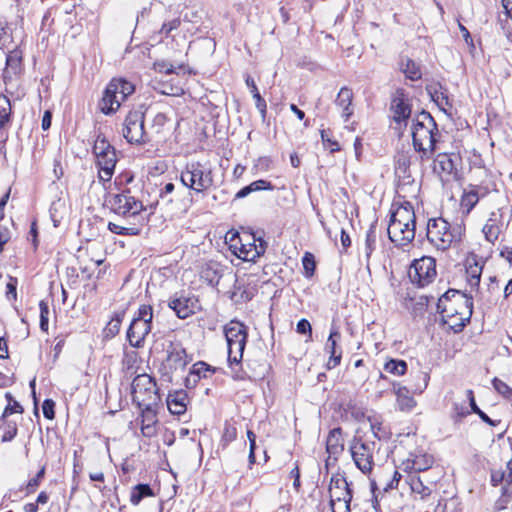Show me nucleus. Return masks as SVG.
<instances>
[{"label": "nucleus", "mask_w": 512, "mask_h": 512, "mask_svg": "<svg viewBox=\"0 0 512 512\" xmlns=\"http://www.w3.org/2000/svg\"><path fill=\"white\" fill-rule=\"evenodd\" d=\"M105 205L120 218L132 220L129 225L109 222L107 228L111 233L125 236H137L141 233L145 223V218L142 214L145 211V207L141 201L130 194L129 190L107 195Z\"/></svg>", "instance_id": "1"}, {"label": "nucleus", "mask_w": 512, "mask_h": 512, "mask_svg": "<svg viewBox=\"0 0 512 512\" xmlns=\"http://www.w3.org/2000/svg\"><path fill=\"white\" fill-rule=\"evenodd\" d=\"M437 124L430 113L422 111L412 121L411 135L414 149L421 159H429L436 149Z\"/></svg>", "instance_id": "2"}, {"label": "nucleus", "mask_w": 512, "mask_h": 512, "mask_svg": "<svg viewBox=\"0 0 512 512\" xmlns=\"http://www.w3.org/2000/svg\"><path fill=\"white\" fill-rule=\"evenodd\" d=\"M472 309V298L457 290H448L437 302V312L442 315L443 319L452 318L458 314L462 315L460 322L452 325L456 332L461 331L470 320Z\"/></svg>", "instance_id": "3"}, {"label": "nucleus", "mask_w": 512, "mask_h": 512, "mask_svg": "<svg viewBox=\"0 0 512 512\" xmlns=\"http://www.w3.org/2000/svg\"><path fill=\"white\" fill-rule=\"evenodd\" d=\"M131 395L133 403L148 413L161 401L155 379L146 373L139 374L133 379Z\"/></svg>", "instance_id": "4"}, {"label": "nucleus", "mask_w": 512, "mask_h": 512, "mask_svg": "<svg viewBox=\"0 0 512 512\" xmlns=\"http://www.w3.org/2000/svg\"><path fill=\"white\" fill-rule=\"evenodd\" d=\"M180 181L184 187L196 193H204L214 184L211 168L199 161H191L185 165L180 174Z\"/></svg>", "instance_id": "5"}, {"label": "nucleus", "mask_w": 512, "mask_h": 512, "mask_svg": "<svg viewBox=\"0 0 512 512\" xmlns=\"http://www.w3.org/2000/svg\"><path fill=\"white\" fill-rule=\"evenodd\" d=\"M152 320L153 308L150 305H141L126 332V339L131 347H144L145 339L152 330Z\"/></svg>", "instance_id": "6"}, {"label": "nucleus", "mask_w": 512, "mask_h": 512, "mask_svg": "<svg viewBox=\"0 0 512 512\" xmlns=\"http://www.w3.org/2000/svg\"><path fill=\"white\" fill-rule=\"evenodd\" d=\"M134 90V85L131 82L125 79H112L104 90L99 103L100 110L106 115L115 113Z\"/></svg>", "instance_id": "7"}, {"label": "nucleus", "mask_w": 512, "mask_h": 512, "mask_svg": "<svg viewBox=\"0 0 512 512\" xmlns=\"http://www.w3.org/2000/svg\"><path fill=\"white\" fill-rule=\"evenodd\" d=\"M224 334L228 346V362L239 365L247 343V327L236 320H231L224 326Z\"/></svg>", "instance_id": "8"}, {"label": "nucleus", "mask_w": 512, "mask_h": 512, "mask_svg": "<svg viewBox=\"0 0 512 512\" xmlns=\"http://www.w3.org/2000/svg\"><path fill=\"white\" fill-rule=\"evenodd\" d=\"M428 241L438 250H447L453 242L457 241L460 234L456 228L442 217L428 220L426 227Z\"/></svg>", "instance_id": "9"}, {"label": "nucleus", "mask_w": 512, "mask_h": 512, "mask_svg": "<svg viewBox=\"0 0 512 512\" xmlns=\"http://www.w3.org/2000/svg\"><path fill=\"white\" fill-rule=\"evenodd\" d=\"M376 450V442L360 435L359 432L353 437L350 445V452L357 468L362 473L368 474L374 466V452Z\"/></svg>", "instance_id": "10"}, {"label": "nucleus", "mask_w": 512, "mask_h": 512, "mask_svg": "<svg viewBox=\"0 0 512 512\" xmlns=\"http://www.w3.org/2000/svg\"><path fill=\"white\" fill-rule=\"evenodd\" d=\"M139 109L132 110L126 116L123 128L124 138L132 144H140L149 141L148 132L144 128L145 113Z\"/></svg>", "instance_id": "11"}, {"label": "nucleus", "mask_w": 512, "mask_h": 512, "mask_svg": "<svg viewBox=\"0 0 512 512\" xmlns=\"http://www.w3.org/2000/svg\"><path fill=\"white\" fill-rule=\"evenodd\" d=\"M436 277V262L432 257L424 256L414 260L409 269V278L413 284L425 287Z\"/></svg>", "instance_id": "12"}, {"label": "nucleus", "mask_w": 512, "mask_h": 512, "mask_svg": "<svg viewBox=\"0 0 512 512\" xmlns=\"http://www.w3.org/2000/svg\"><path fill=\"white\" fill-rule=\"evenodd\" d=\"M168 306L180 319H186L200 309L198 299L194 295L185 292L175 293L170 298Z\"/></svg>", "instance_id": "13"}, {"label": "nucleus", "mask_w": 512, "mask_h": 512, "mask_svg": "<svg viewBox=\"0 0 512 512\" xmlns=\"http://www.w3.org/2000/svg\"><path fill=\"white\" fill-rule=\"evenodd\" d=\"M433 457L427 453L415 452L410 453L408 458L403 460L399 468L408 473V475H416L425 472L433 465Z\"/></svg>", "instance_id": "14"}, {"label": "nucleus", "mask_w": 512, "mask_h": 512, "mask_svg": "<svg viewBox=\"0 0 512 512\" xmlns=\"http://www.w3.org/2000/svg\"><path fill=\"white\" fill-rule=\"evenodd\" d=\"M415 225L389 223L387 233L390 241L401 247L410 244L415 238Z\"/></svg>", "instance_id": "15"}, {"label": "nucleus", "mask_w": 512, "mask_h": 512, "mask_svg": "<svg viewBox=\"0 0 512 512\" xmlns=\"http://www.w3.org/2000/svg\"><path fill=\"white\" fill-rule=\"evenodd\" d=\"M417 377L422 380V386H415L411 387L410 389L399 386L397 389H395L397 401L401 410H412L416 405L415 400L411 396H409L410 391H412L413 393H421L428 385V374L419 372Z\"/></svg>", "instance_id": "16"}, {"label": "nucleus", "mask_w": 512, "mask_h": 512, "mask_svg": "<svg viewBox=\"0 0 512 512\" xmlns=\"http://www.w3.org/2000/svg\"><path fill=\"white\" fill-rule=\"evenodd\" d=\"M116 163L117 158L115 150L108 151V153L96 158L98 177L100 181L108 182L111 180L114 174Z\"/></svg>", "instance_id": "17"}, {"label": "nucleus", "mask_w": 512, "mask_h": 512, "mask_svg": "<svg viewBox=\"0 0 512 512\" xmlns=\"http://www.w3.org/2000/svg\"><path fill=\"white\" fill-rule=\"evenodd\" d=\"M406 483L410 486L412 492L421 495L422 498L431 495L433 486L436 484V479L427 476L408 475Z\"/></svg>", "instance_id": "18"}, {"label": "nucleus", "mask_w": 512, "mask_h": 512, "mask_svg": "<svg viewBox=\"0 0 512 512\" xmlns=\"http://www.w3.org/2000/svg\"><path fill=\"white\" fill-rule=\"evenodd\" d=\"M167 364L171 370H183L191 361L186 350L180 344H171L166 358Z\"/></svg>", "instance_id": "19"}, {"label": "nucleus", "mask_w": 512, "mask_h": 512, "mask_svg": "<svg viewBox=\"0 0 512 512\" xmlns=\"http://www.w3.org/2000/svg\"><path fill=\"white\" fill-rule=\"evenodd\" d=\"M391 109L394 113L393 119L398 123L405 121L410 117L411 107L407 103L403 90H397L391 102Z\"/></svg>", "instance_id": "20"}, {"label": "nucleus", "mask_w": 512, "mask_h": 512, "mask_svg": "<svg viewBox=\"0 0 512 512\" xmlns=\"http://www.w3.org/2000/svg\"><path fill=\"white\" fill-rule=\"evenodd\" d=\"M341 334L339 330L332 326L329 337L327 339L325 345V351L330 354L329 360L327 362V368L332 369L340 364L341 361V351L337 350V342L340 339Z\"/></svg>", "instance_id": "21"}, {"label": "nucleus", "mask_w": 512, "mask_h": 512, "mask_svg": "<svg viewBox=\"0 0 512 512\" xmlns=\"http://www.w3.org/2000/svg\"><path fill=\"white\" fill-rule=\"evenodd\" d=\"M330 498H334L338 495L339 498L345 496L346 499H352V491L349 488V484L343 475H333L329 484Z\"/></svg>", "instance_id": "22"}, {"label": "nucleus", "mask_w": 512, "mask_h": 512, "mask_svg": "<svg viewBox=\"0 0 512 512\" xmlns=\"http://www.w3.org/2000/svg\"><path fill=\"white\" fill-rule=\"evenodd\" d=\"M389 223L416 224V216L412 204L404 202L392 213Z\"/></svg>", "instance_id": "23"}, {"label": "nucleus", "mask_w": 512, "mask_h": 512, "mask_svg": "<svg viewBox=\"0 0 512 512\" xmlns=\"http://www.w3.org/2000/svg\"><path fill=\"white\" fill-rule=\"evenodd\" d=\"M352 100V90L346 86L342 87L337 95L335 104L342 109V117L344 118V121H348L353 114V109L351 108Z\"/></svg>", "instance_id": "24"}, {"label": "nucleus", "mask_w": 512, "mask_h": 512, "mask_svg": "<svg viewBox=\"0 0 512 512\" xmlns=\"http://www.w3.org/2000/svg\"><path fill=\"white\" fill-rule=\"evenodd\" d=\"M486 189L480 186H472L469 190H465L461 197V206L469 213L478 203L481 197L486 194Z\"/></svg>", "instance_id": "25"}, {"label": "nucleus", "mask_w": 512, "mask_h": 512, "mask_svg": "<svg viewBox=\"0 0 512 512\" xmlns=\"http://www.w3.org/2000/svg\"><path fill=\"white\" fill-rule=\"evenodd\" d=\"M502 231V223L499 220V214L492 212L490 218L483 227V233L487 241L494 243Z\"/></svg>", "instance_id": "26"}, {"label": "nucleus", "mask_w": 512, "mask_h": 512, "mask_svg": "<svg viewBox=\"0 0 512 512\" xmlns=\"http://www.w3.org/2000/svg\"><path fill=\"white\" fill-rule=\"evenodd\" d=\"M326 450L330 455H337L344 450L342 429L340 427L329 432L326 439Z\"/></svg>", "instance_id": "27"}, {"label": "nucleus", "mask_w": 512, "mask_h": 512, "mask_svg": "<svg viewBox=\"0 0 512 512\" xmlns=\"http://www.w3.org/2000/svg\"><path fill=\"white\" fill-rule=\"evenodd\" d=\"M187 394L184 391L169 394L167 406L169 411L175 415H182L186 411Z\"/></svg>", "instance_id": "28"}, {"label": "nucleus", "mask_w": 512, "mask_h": 512, "mask_svg": "<svg viewBox=\"0 0 512 512\" xmlns=\"http://www.w3.org/2000/svg\"><path fill=\"white\" fill-rule=\"evenodd\" d=\"M125 314H126L125 310H120V311L114 312L110 321L107 323L106 327L104 328L103 332H104L105 338H108V339L114 338L120 332L121 324L123 322Z\"/></svg>", "instance_id": "29"}, {"label": "nucleus", "mask_w": 512, "mask_h": 512, "mask_svg": "<svg viewBox=\"0 0 512 512\" xmlns=\"http://www.w3.org/2000/svg\"><path fill=\"white\" fill-rule=\"evenodd\" d=\"M273 188L274 187H273L272 183L267 180H264V179L256 180V181L250 183L249 185L243 187L242 189H240L236 193L235 198L236 199L244 198L252 192H257V191H262V190H273Z\"/></svg>", "instance_id": "30"}, {"label": "nucleus", "mask_w": 512, "mask_h": 512, "mask_svg": "<svg viewBox=\"0 0 512 512\" xmlns=\"http://www.w3.org/2000/svg\"><path fill=\"white\" fill-rule=\"evenodd\" d=\"M400 69L405 76L412 81H417L422 77L420 66L409 58L401 60Z\"/></svg>", "instance_id": "31"}, {"label": "nucleus", "mask_w": 512, "mask_h": 512, "mask_svg": "<svg viewBox=\"0 0 512 512\" xmlns=\"http://www.w3.org/2000/svg\"><path fill=\"white\" fill-rule=\"evenodd\" d=\"M153 495L154 493L148 484H137L131 491L130 502L132 505L137 506L143 498Z\"/></svg>", "instance_id": "32"}, {"label": "nucleus", "mask_w": 512, "mask_h": 512, "mask_svg": "<svg viewBox=\"0 0 512 512\" xmlns=\"http://www.w3.org/2000/svg\"><path fill=\"white\" fill-rule=\"evenodd\" d=\"M434 169L450 174L454 170V163L448 154L440 153L434 160Z\"/></svg>", "instance_id": "33"}, {"label": "nucleus", "mask_w": 512, "mask_h": 512, "mask_svg": "<svg viewBox=\"0 0 512 512\" xmlns=\"http://www.w3.org/2000/svg\"><path fill=\"white\" fill-rule=\"evenodd\" d=\"M384 370L396 376H402L407 371V363L404 360L391 359L384 365Z\"/></svg>", "instance_id": "34"}, {"label": "nucleus", "mask_w": 512, "mask_h": 512, "mask_svg": "<svg viewBox=\"0 0 512 512\" xmlns=\"http://www.w3.org/2000/svg\"><path fill=\"white\" fill-rule=\"evenodd\" d=\"M207 372H214V370L205 362H197L193 365L190 377H188L186 381L189 382L190 378H193V382L196 383L201 377H207Z\"/></svg>", "instance_id": "35"}, {"label": "nucleus", "mask_w": 512, "mask_h": 512, "mask_svg": "<svg viewBox=\"0 0 512 512\" xmlns=\"http://www.w3.org/2000/svg\"><path fill=\"white\" fill-rule=\"evenodd\" d=\"M466 272L469 285L471 287H478L482 273V266L475 262L473 265L470 264L468 266Z\"/></svg>", "instance_id": "36"}, {"label": "nucleus", "mask_w": 512, "mask_h": 512, "mask_svg": "<svg viewBox=\"0 0 512 512\" xmlns=\"http://www.w3.org/2000/svg\"><path fill=\"white\" fill-rule=\"evenodd\" d=\"M236 438H237V428L233 424L226 422L224 425L221 442H220L222 448H226Z\"/></svg>", "instance_id": "37"}, {"label": "nucleus", "mask_w": 512, "mask_h": 512, "mask_svg": "<svg viewBox=\"0 0 512 512\" xmlns=\"http://www.w3.org/2000/svg\"><path fill=\"white\" fill-rule=\"evenodd\" d=\"M352 499H346L345 496L339 498L335 495L334 498H330V506L332 512H350V503Z\"/></svg>", "instance_id": "38"}, {"label": "nucleus", "mask_w": 512, "mask_h": 512, "mask_svg": "<svg viewBox=\"0 0 512 512\" xmlns=\"http://www.w3.org/2000/svg\"><path fill=\"white\" fill-rule=\"evenodd\" d=\"M115 150L112 145L105 139V137L97 136L94 146H93V153L95 154V157H99L101 155H104L108 153V151Z\"/></svg>", "instance_id": "39"}, {"label": "nucleus", "mask_w": 512, "mask_h": 512, "mask_svg": "<svg viewBox=\"0 0 512 512\" xmlns=\"http://www.w3.org/2000/svg\"><path fill=\"white\" fill-rule=\"evenodd\" d=\"M432 99L444 112H447L448 109L452 108V104L449 100L446 91L435 90L434 93L432 94Z\"/></svg>", "instance_id": "40"}, {"label": "nucleus", "mask_w": 512, "mask_h": 512, "mask_svg": "<svg viewBox=\"0 0 512 512\" xmlns=\"http://www.w3.org/2000/svg\"><path fill=\"white\" fill-rule=\"evenodd\" d=\"M376 248V233H375V226L371 225L369 230L366 233V240H365V247H364V253L367 259L370 258L372 252Z\"/></svg>", "instance_id": "41"}, {"label": "nucleus", "mask_w": 512, "mask_h": 512, "mask_svg": "<svg viewBox=\"0 0 512 512\" xmlns=\"http://www.w3.org/2000/svg\"><path fill=\"white\" fill-rule=\"evenodd\" d=\"M302 265L305 277L311 278L314 275L316 269L314 255L310 252H306L302 258Z\"/></svg>", "instance_id": "42"}, {"label": "nucleus", "mask_w": 512, "mask_h": 512, "mask_svg": "<svg viewBox=\"0 0 512 512\" xmlns=\"http://www.w3.org/2000/svg\"><path fill=\"white\" fill-rule=\"evenodd\" d=\"M11 113V104L6 96H0V127H3L8 121Z\"/></svg>", "instance_id": "43"}, {"label": "nucleus", "mask_w": 512, "mask_h": 512, "mask_svg": "<svg viewBox=\"0 0 512 512\" xmlns=\"http://www.w3.org/2000/svg\"><path fill=\"white\" fill-rule=\"evenodd\" d=\"M321 140L324 147L329 148L331 152L340 150L339 143L331 138V131L329 129L321 130Z\"/></svg>", "instance_id": "44"}, {"label": "nucleus", "mask_w": 512, "mask_h": 512, "mask_svg": "<svg viewBox=\"0 0 512 512\" xmlns=\"http://www.w3.org/2000/svg\"><path fill=\"white\" fill-rule=\"evenodd\" d=\"M22 56L21 52L18 50L11 51L6 58L7 67L11 68L14 72L20 68Z\"/></svg>", "instance_id": "45"}, {"label": "nucleus", "mask_w": 512, "mask_h": 512, "mask_svg": "<svg viewBox=\"0 0 512 512\" xmlns=\"http://www.w3.org/2000/svg\"><path fill=\"white\" fill-rule=\"evenodd\" d=\"M492 385L504 398L511 399L512 388H510L505 382L495 377L492 380Z\"/></svg>", "instance_id": "46"}, {"label": "nucleus", "mask_w": 512, "mask_h": 512, "mask_svg": "<svg viewBox=\"0 0 512 512\" xmlns=\"http://www.w3.org/2000/svg\"><path fill=\"white\" fill-rule=\"evenodd\" d=\"M45 475V467H42L38 473L30 479L26 485V492L27 494L34 493L37 489V487L40 485V482L44 478Z\"/></svg>", "instance_id": "47"}, {"label": "nucleus", "mask_w": 512, "mask_h": 512, "mask_svg": "<svg viewBox=\"0 0 512 512\" xmlns=\"http://www.w3.org/2000/svg\"><path fill=\"white\" fill-rule=\"evenodd\" d=\"M40 329L44 332L48 330V316H49V306L45 301H40Z\"/></svg>", "instance_id": "48"}, {"label": "nucleus", "mask_w": 512, "mask_h": 512, "mask_svg": "<svg viewBox=\"0 0 512 512\" xmlns=\"http://www.w3.org/2000/svg\"><path fill=\"white\" fill-rule=\"evenodd\" d=\"M166 121H167V118L164 113H157L153 117L152 124L150 126V130L155 134H160Z\"/></svg>", "instance_id": "49"}, {"label": "nucleus", "mask_w": 512, "mask_h": 512, "mask_svg": "<svg viewBox=\"0 0 512 512\" xmlns=\"http://www.w3.org/2000/svg\"><path fill=\"white\" fill-rule=\"evenodd\" d=\"M239 252L236 253L238 258L243 259L244 261H255L256 259H250L251 252L254 253V241L252 243H241V246L238 248Z\"/></svg>", "instance_id": "50"}, {"label": "nucleus", "mask_w": 512, "mask_h": 512, "mask_svg": "<svg viewBox=\"0 0 512 512\" xmlns=\"http://www.w3.org/2000/svg\"><path fill=\"white\" fill-rule=\"evenodd\" d=\"M252 238L254 240V253H250V259H257L265 253L267 243L262 238L256 239L255 236Z\"/></svg>", "instance_id": "51"}, {"label": "nucleus", "mask_w": 512, "mask_h": 512, "mask_svg": "<svg viewBox=\"0 0 512 512\" xmlns=\"http://www.w3.org/2000/svg\"><path fill=\"white\" fill-rule=\"evenodd\" d=\"M55 403L52 399H45L42 405V411L45 418L52 420L55 417Z\"/></svg>", "instance_id": "52"}, {"label": "nucleus", "mask_w": 512, "mask_h": 512, "mask_svg": "<svg viewBox=\"0 0 512 512\" xmlns=\"http://www.w3.org/2000/svg\"><path fill=\"white\" fill-rule=\"evenodd\" d=\"M17 431L16 423H8L2 436V442H9L13 440L17 435Z\"/></svg>", "instance_id": "53"}, {"label": "nucleus", "mask_w": 512, "mask_h": 512, "mask_svg": "<svg viewBox=\"0 0 512 512\" xmlns=\"http://www.w3.org/2000/svg\"><path fill=\"white\" fill-rule=\"evenodd\" d=\"M180 24V18H175L167 23H164L160 29V33L165 34V36H168L171 31L178 29Z\"/></svg>", "instance_id": "54"}, {"label": "nucleus", "mask_w": 512, "mask_h": 512, "mask_svg": "<svg viewBox=\"0 0 512 512\" xmlns=\"http://www.w3.org/2000/svg\"><path fill=\"white\" fill-rule=\"evenodd\" d=\"M296 331L299 334H308L309 339L312 338V327L310 322L307 319H301L298 321L296 326Z\"/></svg>", "instance_id": "55"}, {"label": "nucleus", "mask_w": 512, "mask_h": 512, "mask_svg": "<svg viewBox=\"0 0 512 512\" xmlns=\"http://www.w3.org/2000/svg\"><path fill=\"white\" fill-rule=\"evenodd\" d=\"M246 85L250 88V92L253 98L255 99L256 103H259L260 101H265L260 95L254 80L250 76L246 78Z\"/></svg>", "instance_id": "56"}, {"label": "nucleus", "mask_w": 512, "mask_h": 512, "mask_svg": "<svg viewBox=\"0 0 512 512\" xmlns=\"http://www.w3.org/2000/svg\"><path fill=\"white\" fill-rule=\"evenodd\" d=\"M175 190V185L173 183H167L165 186L160 190L159 196L162 199V201H165L167 203L172 202V198L169 197V195Z\"/></svg>", "instance_id": "57"}, {"label": "nucleus", "mask_w": 512, "mask_h": 512, "mask_svg": "<svg viewBox=\"0 0 512 512\" xmlns=\"http://www.w3.org/2000/svg\"><path fill=\"white\" fill-rule=\"evenodd\" d=\"M16 286H17V279L11 278L10 281L6 285V296L8 299H16Z\"/></svg>", "instance_id": "58"}, {"label": "nucleus", "mask_w": 512, "mask_h": 512, "mask_svg": "<svg viewBox=\"0 0 512 512\" xmlns=\"http://www.w3.org/2000/svg\"><path fill=\"white\" fill-rule=\"evenodd\" d=\"M402 478V475L398 471H394L392 479L384 486V491H388L391 489H395L398 487V484Z\"/></svg>", "instance_id": "59"}, {"label": "nucleus", "mask_w": 512, "mask_h": 512, "mask_svg": "<svg viewBox=\"0 0 512 512\" xmlns=\"http://www.w3.org/2000/svg\"><path fill=\"white\" fill-rule=\"evenodd\" d=\"M155 68L157 69V71H159L161 73H165V74H172V73H174V70H175V68L172 64L166 63L164 61L157 62L155 64Z\"/></svg>", "instance_id": "60"}, {"label": "nucleus", "mask_w": 512, "mask_h": 512, "mask_svg": "<svg viewBox=\"0 0 512 512\" xmlns=\"http://www.w3.org/2000/svg\"><path fill=\"white\" fill-rule=\"evenodd\" d=\"M454 412L457 420H461L470 414V411L464 405L454 404Z\"/></svg>", "instance_id": "61"}, {"label": "nucleus", "mask_w": 512, "mask_h": 512, "mask_svg": "<svg viewBox=\"0 0 512 512\" xmlns=\"http://www.w3.org/2000/svg\"><path fill=\"white\" fill-rule=\"evenodd\" d=\"M22 412H23L22 406L17 401H14L13 404H10L5 408L3 417L8 414L22 413Z\"/></svg>", "instance_id": "62"}, {"label": "nucleus", "mask_w": 512, "mask_h": 512, "mask_svg": "<svg viewBox=\"0 0 512 512\" xmlns=\"http://www.w3.org/2000/svg\"><path fill=\"white\" fill-rule=\"evenodd\" d=\"M290 477L293 479V487L295 488V490L298 491L300 486H301V483H300V471H299L298 466H296L295 468H293L290 471Z\"/></svg>", "instance_id": "63"}, {"label": "nucleus", "mask_w": 512, "mask_h": 512, "mask_svg": "<svg viewBox=\"0 0 512 512\" xmlns=\"http://www.w3.org/2000/svg\"><path fill=\"white\" fill-rule=\"evenodd\" d=\"M10 240V231L0 226V251L3 250V246Z\"/></svg>", "instance_id": "64"}]
</instances>
